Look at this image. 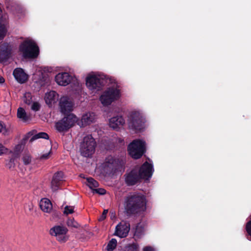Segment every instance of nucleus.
I'll list each match as a JSON object with an SVG mask.
<instances>
[{"instance_id": "f257e3e1", "label": "nucleus", "mask_w": 251, "mask_h": 251, "mask_svg": "<svg viewBox=\"0 0 251 251\" xmlns=\"http://www.w3.org/2000/svg\"><path fill=\"white\" fill-rule=\"evenodd\" d=\"M153 172L152 165L145 162L140 169L136 168L126 176V181L128 185H132L141 179H148L151 177Z\"/></svg>"}, {"instance_id": "f03ea898", "label": "nucleus", "mask_w": 251, "mask_h": 251, "mask_svg": "<svg viewBox=\"0 0 251 251\" xmlns=\"http://www.w3.org/2000/svg\"><path fill=\"white\" fill-rule=\"evenodd\" d=\"M125 209L129 212L144 211L146 209V200L144 195L134 194L128 196L125 203Z\"/></svg>"}, {"instance_id": "7ed1b4c3", "label": "nucleus", "mask_w": 251, "mask_h": 251, "mask_svg": "<svg viewBox=\"0 0 251 251\" xmlns=\"http://www.w3.org/2000/svg\"><path fill=\"white\" fill-rule=\"evenodd\" d=\"M121 95V90L119 86L115 84L101 93L99 97V100L103 106H108L112 102L118 100Z\"/></svg>"}, {"instance_id": "20e7f679", "label": "nucleus", "mask_w": 251, "mask_h": 251, "mask_svg": "<svg viewBox=\"0 0 251 251\" xmlns=\"http://www.w3.org/2000/svg\"><path fill=\"white\" fill-rule=\"evenodd\" d=\"M127 118V125L129 128L140 131L145 127L146 120L139 111H131L128 114Z\"/></svg>"}, {"instance_id": "39448f33", "label": "nucleus", "mask_w": 251, "mask_h": 251, "mask_svg": "<svg viewBox=\"0 0 251 251\" xmlns=\"http://www.w3.org/2000/svg\"><path fill=\"white\" fill-rule=\"evenodd\" d=\"M20 51L25 58H34L39 54V49L35 43L27 39L20 46Z\"/></svg>"}, {"instance_id": "423d86ee", "label": "nucleus", "mask_w": 251, "mask_h": 251, "mask_svg": "<svg viewBox=\"0 0 251 251\" xmlns=\"http://www.w3.org/2000/svg\"><path fill=\"white\" fill-rule=\"evenodd\" d=\"M96 146V143L93 137L90 135L86 136L80 144L81 155L86 157L91 156L95 151Z\"/></svg>"}, {"instance_id": "0eeeda50", "label": "nucleus", "mask_w": 251, "mask_h": 251, "mask_svg": "<svg viewBox=\"0 0 251 251\" xmlns=\"http://www.w3.org/2000/svg\"><path fill=\"white\" fill-rule=\"evenodd\" d=\"M145 151V143L141 140H133L128 147L129 155L133 158H139Z\"/></svg>"}, {"instance_id": "6e6552de", "label": "nucleus", "mask_w": 251, "mask_h": 251, "mask_svg": "<svg viewBox=\"0 0 251 251\" xmlns=\"http://www.w3.org/2000/svg\"><path fill=\"white\" fill-rule=\"evenodd\" d=\"M102 79L100 75L91 73L89 74L86 78V85L88 89L92 93H97L102 87Z\"/></svg>"}, {"instance_id": "1a4fd4ad", "label": "nucleus", "mask_w": 251, "mask_h": 251, "mask_svg": "<svg viewBox=\"0 0 251 251\" xmlns=\"http://www.w3.org/2000/svg\"><path fill=\"white\" fill-rule=\"evenodd\" d=\"M77 121V118L75 115L69 114L56 124V128L60 132L66 130L73 126Z\"/></svg>"}, {"instance_id": "9d476101", "label": "nucleus", "mask_w": 251, "mask_h": 251, "mask_svg": "<svg viewBox=\"0 0 251 251\" xmlns=\"http://www.w3.org/2000/svg\"><path fill=\"white\" fill-rule=\"evenodd\" d=\"M67 229L62 226H56L50 229V234L56 237V239L61 243H64L68 239V236L67 235Z\"/></svg>"}, {"instance_id": "9b49d317", "label": "nucleus", "mask_w": 251, "mask_h": 251, "mask_svg": "<svg viewBox=\"0 0 251 251\" xmlns=\"http://www.w3.org/2000/svg\"><path fill=\"white\" fill-rule=\"evenodd\" d=\"M59 107L61 112L65 114L73 110L74 102L69 97L62 96L59 100Z\"/></svg>"}, {"instance_id": "f8f14e48", "label": "nucleus", "mask_w": 251, "mask_h": 251, "mask_svg": "<svg viewBox=\"0 0 251 251\" xmlns=\"http://www.w3.org/2000/svg\"><path fill=\"white\" fill-rule=\"evenodd\" d=\"M73 80V76L68 73L62 72L57 74L55 77L56 82L60 86H66Z\"/></svg>"}, {"instance_id": "ddd939ff", "label": "nucleus", "mask_w": 251, "mask_h": 251, "mask_svg": "<svg viewBox=\"0 0 251 251\" xmlns=\"http://www.w3.org/2000/svg\"><path fill=\"white\" fill-rule=\"evenodd\" d=\"M129 229V223L122 221L116 226L115 234L120 238H124L128 235Z\"/></svg>"}, {"instance_id": "4468645a", "label": "nucleus", "mask_w": 251, "mask_h": 251, "mask_svg": "<svg viewBox=\"0 0 251 251\" xmlns=\"http://www.w3.org/2000/svg\"><path fill=\"white\" fill-rule=\"evenodd\" d=\"M11 54V46L7 43L0 45V62H3L8 58Z\"/></svg>"}, {"instance_id": "2eb2a0df", "label": "nucleus", "mask_w": 251, "mask_h": 251, "mask_svg": "<svg viewBox=\"0 0 251 251\" xmlns=\"http://www.w3.org/2000/svg\"><path fill=\"white\" fill-rule=\"evenodd\" d=\"M58 97V94L55 91H50L45 94L44 99L46 104L52 107L56 103Z\"/></svg>"}, {"instance_id": "dca6fc26", "label": "nucleus", "mask_w": 251, "mask_h": 251, "mask_svg": "<svg viewBox=\"0 0 251 251\" xmlns=\"http://www.w3.org/2000/svg\"><path fill=\"white\" fill-rule=\"evenodd\" d=\"M95 120V115L93 112H87L83 114L80 121L77 124L80 126H84L94 122Z\"/></svg>"}, {"instance_id": "f3484780", "label": "nucleus", "mask_w": 251, "mask_h": 251, "mask_svg": "<svg viewBox=\"0 0 251 251\" xmlns=\"http://www.w3.org/2000/svg\"><path fill=\"white\" fill-rule=\"evenodd\" d=\"M125 124V120L122 116H116L109 120V126L113 129H117Z\"/></svg>"}, {"instance_id": "a211bd4d", "label": "nucleus", "mask_w": 251, "mask_h": 251, "mask_svg": "<svg viewBox=\"0 0 251 251\" xmlns=\"http://www.w3.org/2000/svg\"><path fill=\"white\" fill-rule=\"evenodd\" d=\"M15 79L19 83H23L28 79V75L21 68H16L13 71Z\"/></svg>"}, {"instance_id": "6ab92c4d", "label": "nucleus", "mask_w": 251, "mask_h": 251, "mask_svg": "<svg viewBox=\"0 0 251 251\" xmlns=\"http://www.w3.org/2000/svg\"><path fill=\"white\" fill-rule=\"evenodd\" d=\"M40 207L43 212L46 213H50L52 209L51 201L46 198L42 199L40 201Z\"/></svg>"}, {"instance_id": "aec40b11", "label": "nucleus", "mask_w": 251, "mask_h": 251, "mask_svg": "<svg viewBox=\"0 0 251 251\" xmlns=\"http://www.w3.org/2000/svg\"><path fill=\"white\" fill-rule=\"evenodd\" d=\"M12 132V128L10 126H7L3 123L0 121V133L4 135H8Z\"/></svg>"}, {"instance_id": "412c9836", "label": "nucleus", "mask_w": 251, "mask_h": 251, "mask_svg": "<svg viewBox=\"0 0 251 251\" xmlns=\"http://www.w3.org/2000/svg\"><path fill=\"white\" fill-rule=\"evenodd\" d=\"M52 154L51 149H50L49 151L45 152H42L38 156V159L44 161L49 159Z\"/></svg>"}, {"instance_id": "4be33fe9", "label": "nucleus", "mask_w": 251, "mask_h": 251, "mask_svg": "<svg viewBox=\"0 0 251 251\" xmlns=\"http://www.w3.org/2000/svg\"><path fill=\"white\" fill-rule=\"evenodd\" d=\"M17 116L18 118L24 122L26 121L28 119L25 110L22 107L18 109Z\"/></svg>"}, {"instance_id": "5701e85b", "label": "nucleus", "mask_w": 251, "mask_h": 251, "mask_svg": "<svg viewBox=\"0 0 251 251\" xmlns=\"http://www.w3.org/2000/svg\"><path fill=\"white\" fill-rule=\"evenodd\" d=\"M140 246L137 243L128 244L125 248V251H139Z\"/></svg>"}, {"instance_id": "b1692460", "label": "nucleus", "mask_w": 251, "mask_h": 251, "mask_svg": "<svg viewBox=\"0 0 251 251\" xmlns=\"http://www.w3.org/2000/svg\"><path fill=\"white\" fill-rule=\"evenodd\" d=\"M22 160L25 165L29 164L32 160V157L28 152H25L22 155Z\"/></svg>"}, {"instance_id": "393cba45", "label": "nucleus", "mask_w": 251, "mask_h": 251, "mask_svg": "<svg viewBox=\"0 0 251 251\" xmlns=\"http://www.w3.org/2000/svg\"><path fill=\"white\" fill-rule=\"evenodd\" d=\"M144 230L142 227L137 226L134 233V237L135 239H138L141 238L144 234Z\"/></svg>"}, {"instance_id": "a878e982", "label": "nucleus", "mask_w": 251, "mask_h": 251, "mask_svg": "<svg viewBox=\"0 0 251 251\" xmlns=\"http://www.w3.org/2000/svg\"><path fill=\"white\" fill-rule=\"evenodd\" d=\"M117 240L115 239H112L108 243L106 249L108 251H113L117 246Z\"/></svg>"}, {"instance_id": "bb28decb", "label": "nucleus", "mask_w": 251, "mask_h": 251, "mask_svg": "<svg viewBox=\"0 0 251 251\" xmlns=\"http://www.w3.org/2000/svg\"><path fill=\"white\" fill-rule=\"evenodd\" d=\"M64 174L62 172H57L55 173L52 178V179L56 180L57 182L61 184L62 181L63 180Z\"/></svg>"}, {"instance_id": "cd10ccee", "label": "nucleus", "mask_w": 251, "mask_h": 251, "mask_svg": "<svg viewBox=\"0 0 251 251\" xmlns=\"http://www.w3.org/2000/svg\"><path fill=\"white\" fill-rule=\"evenodd\" d=\"M87 184L91 188L98 186V183L93 178L89 177L87 178Z\"/></svg>"}, {"instance_id": "c85d7f7f", "label": "nucleus", "mask_w": 251, "mask_h": 251, "mask_svg": "<svg viewBox=\"0 0 251 251\" xmlns=\"http://www.w3.org/2000/svg\"><path fill=\"white\" fill-rule=\"evenodd\" d=\"M49 138L48 135L45 132H40L34 136H33L31 140L33 141L39 138L48 139Z\"/></svg>"}, {"instance_id": "c756f323", "label": "nucleus", "mask_w": 251, "mask_h": 251, "mask_svg": "<svg viewBox=\"0 0 251 251\" xmlns=\"http://www.w3.org/2000/svg\"><path fill=\"white\" fill-rule=\"evenodd\" d=\"M7 28L5 24H0V40L2 39L6 35Z\"/></svg>"}, {"instance_id": "7c9ffc66", "label": "nucleus", "mask_w": 251, "mask_h": 251, "mask_svg": "<svg viewBox=\"0 0 251 251\" xmlns=\"http://www.w3.org/2000/svg\"><path fill=\"white\" fill-rule=\"evenodd\" d=\"M75 207L73 206L66 205L65 206L63 213L65 215H69L75 212Z\"/></svg>"}, {"instance_id": "2f4dec72", "label": "nucleus", "mask_w": 251, "mask_h": 251, "mask_svg": "<svg viewBox=\"0 0 251 251\" xmlns=\"http://www.w3.org/2000/svg\"><path fill=\"white\" fill-rule=\"evenodd\" d=\"M23 100L25 103L30 104L32 102V96L29 93H26L24 97Z\"/></svg>"}, {"instance_id": "473e14b6", "label": "nucleus", "mask_w": 251, "mask_h": 251, "mask_svg": "<svg viewBox=\"0 0 251 251\" xmlns=\"http://www.w3.org/2000/svg\"><path fill=\"white\" fill-rule=\"evenodd\" d=\"M60 185V183L57 182L55 180L52 179L51 182V188L53 191H57L59 189Z\"/></svg>"}, {"instance_id": "72a5a7b5", "label": "nucleus", "mask_w": 251, "mask_h": 251, "mask_svg": "<svg viewBox=\"0 0 251 251\" xmlns=\"http://www.w3.org/2000/svg\"><path fill=\"white\" fill-rule=\"evenodd\" d=\"M67 224L69 226H72L75 228L79 227V224L75 221L74 219H69L67 222Z\"/></svg>"}, {"instance_id": "f704fd0d", "label": "nucleus", "mask_w": 251, "mask_h": 251, "mask_svg": "<svg viewBox=\"0 0 251 251\" xmlns=\"http://www.w3.org/2000/svg\"><path fill=\"white\" fill-rule=\"evenodd\" d=\"M9 151V149L0 143V156L6 154Z\"/></svg>"}, {"instance_id": "c9c22d12", "label": "nucleus", "mask_w": 251, "mask_h": 251, "mask_svg": "<svg viewBox=\"0 0 251 251\" xmlns=\"http://www.w3.org/2000/svg\"><path fill=\"white\" fill-rule=\"evenodd\" d=\"M116 161L112 157H110L107 159V161H106V163L108 164L107 166L108 167L111 168L112 166H114L115 164H116Z\"/></svg>"}, {"instance_id": "e433bc0d", "label": "nucleus", "mask_w": 251, "mask_h": 251, "mask_svg": "<svg viewBox=\"0 0 251 251\" xmlns=\"http://www.w3.org/2000/svg\"><path fill=\"white\" fill-rule=\"evenodd\" d=\"M40 107V105L38 102H34L32 103L31 108L34 111H38Z\"/></svg>"}, {"instance_id": "4c0bfd02", "label": "nucleus", "mask_w": 251, "mask_h": 251, "mask_svg": "<svg viewBox=\"0 0 251 251\" xmlns=\"http://www.w3.org/2000/svg\"><path fill=\"white\" fill-rule=\"evenodd\" d=\"M93 193H96L100 195H103L105 193L106 191L103 188L95 189L93 190Z\"/></svg>"}, {"instance_id": "58836bf2", "label": "nucleus", "mask_w": 251, "mask_h": 251, "mask_svg": "<svg viewBox=\"0 0 251 251\" xmlns=\"http://www.w3.org/2000/svg\"><path fill=\"white\" fill-rule=\"evenodd\" d=\"M23 146L22 144H19L17 145L14 148V151L15 152H19L22 150Z\"/></svg>"}, {"instance_id": "ea45409f", "label": "nucleus", "mask_w": 251, "mask_h": 251, "mask_svg": "<svg viewBox=\"0 0 251 251\" xmlns=\"http://www.w3.org/2000/svg\"><path fill=\"white\" fill-rule=\"evenodd\" d=\"M246 229L249 234L251 236V221L247 223Z\"/></svg>"}, {"instance_id": "a19ab883", "label": "nucleus", "mask_w": 251, "mask_h": 251, "mask_svg": "<svg viewBox=\"0 0 251 251\" xmlns=\"http://www.w3.org/2000/svg\"><path fill=\"white\" fill-rule=\"evenodd\" d=\"M142 251H155V249L151 246H146L143 248Z\"/></svg>"}, {"instance_id": "79ce46f5", "label": "nucleus", "mask_w": 251, "mask_h": 251, "mask_svg": "<svg viewBox=\"0 0 251 251\" xmlns=\"http://www.w3.org/2000/svg\"><path fill=\"white\" fill-rule=\"evenodd\" d=\"M107 213H108V210H104L103 211V212L102 214L101 215V216L99 218V220L100 221H101L103 220L104 219H105V218H106V214H107Z\"/></svg>"}, {"instance_id": "37998d69", "label": "nucleus", "mask_w": 251, "mask_h": 251, "mask_svg": "<svg viewBox=\"0 0 251 251\" xmlns=\"http://www.w3.org/2000/svg\"><path fill=\"white\" fill-rule=\"evenodd\" d=\"M13 161H14V160L13 159H12V158L10 159L9 162L8 163L6 164L7 167H8L9 168H12L14 166Z\"/></svg>"}, {"instance_id": "c03bdc74", "label": "nucleus", "mask_w": 251, "mask_h": 251, "mask_svg": "<svg viewBox=\"0 0 251 251\" xmlns=\"http://www.w3.org/2000/svg\"><path fill=\"white\" fill-rule=\"evenodd\" d=\"M4 81V78L0 75V83H3Z\"/></svg>"}, {"instance_id": "a18cd8bd", "label": "nucleus", "mask_w": 251, "mask_h": 251, "mask_svg": "<svg viewBox=\"0 0 251 251\" xmlns=\"http://www.w3.org/2000/svg\"><path fill=\"white\" fill-rule=\"evenodd\" d=\"M114 217H115L114 214L113 213H111V218H114Z\"/></svg>"}]
</instances>
